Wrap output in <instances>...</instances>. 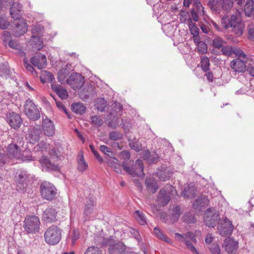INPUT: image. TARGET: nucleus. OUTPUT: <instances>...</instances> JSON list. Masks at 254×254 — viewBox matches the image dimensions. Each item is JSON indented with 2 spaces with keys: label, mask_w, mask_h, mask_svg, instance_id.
Masks as SVG:
<instances>
[{
  "label": "nucleus",
  "mask_w": 254,
  "mask_h": 254,
  "mask_svg": "<svg viewBox=\"0 0 254 254\" xmlns=\"http://www.w3.org/2000/svg\"><path fill=\"white\" fill-rule=\"evenodd\" d=\"M51 96L55 100L56 105L57 107L60 110H62L66 115L68 119H71V117L70 116L69 113L68 112L65 106L60 101H57L55 97H54L52 94H51Z\"/></svg>",
  "instance_id": "obj_52"
},
{
  "label": "nucleus",
  "mask_w": 254,
  "mask_h": 254,
  "mask_svg": "<svg viewBox=\"0 0 254 254\" xmlns=\"http://www.w3.org/2000/svg\"><path fill=\"white\" fill-rule=\"evenodd\" d=\"M234 53L235 55L239 57H242L246 59L247 60H248V58L247 57L246 54L239 48H236L234 47V49L233 48V51L232 53Z\"/></svg>",
  "instance_id": "obj_63"
},
{
  "label": "nucleus",
  "mask_w": 254,
  "mask_h": 254,
  "mask_svg": "<svg viewBox=\"0 0 254 254\" xmlns=\"http://www.w3.org/2000/svg\"><path fill=\"white\" fill-rule=\"evenodd\" d=\"M84 254H103L102 251L97 246L89 247L85 251Z\"/></svg>",
  "instance_id": "obj_50"
},
{
  "label": "nucleus",
  "mask_w": 254,
  "mask_h": 254,
  "mask_svg": "<svg viewBox=\"0 0 254 254\" xmlns=\"http://www.w3.org/2000/svg\"><path fill=\"white\" fill-rule=\"evenodd\" d=\"M51 88L61 99L64 100L67 98L68 96V92L65 88L62 87L61 85L52 84Z\"/></svg>",
  "instance_id": "obj_29"
},
{
  "label": "nucleus",
  "mask_w": 254,
  "mask_h": 254,
  "mask_svg": "<svg viewBox=\"0 0 254 254\" xmlns=\"http://www.w3.org/2000/svg\"><path fill=\"white\" fill-rule=\"evenodd\" d=\"M15 181L16 185V190L20 192H25L29 181L27 173L24 171L21 172L17 176H15Z\"/></svg>",
  "instance_id": "obj_12"
},
{
  "label": "nucleus",
  "mask_w": 254,
  "mask_h": 254,
  "mask_svg": "<svg viewBox=\"0 0 254 254\" xmlns=\"http://www.w3.org/2000/svg\"><path fill=\"white\" fill-rule=\"evenodd\" d=\"M121 125H122V128H123L126 132L129 131L132 126L130 119L127 117L124 116L122 118Z\"/></svg>",
  "instance_id": "obj_46"
},
{
  "label": "nucleus",
  "mask_w": 254,
  "mask_h": 254,
  "mask_svg": "<svg viewBox=\"0 0 254 254\" xmlns=\"http://www.w3.org/2000/svg\"><path fill=\"white\" fill-rule=\"evenodd\" d=\"M247 62V61L245 62L240 58H237L231 61L230 66L235 72L244 73L248 69L246 64Z\"/></svg>",
  "instance_id": "obj_22"
},
{
  "label": "nucleus",
  "mask_w": 254,
  "mask_h": 254,
  "mask_svg": "<svg viewBox=\"0 0 254 254\" xmlns=\"http://www.w3.org/2000/svg\"><path fill=\"white\" fill-rule=\"evenodd\" d=\"M80 237V233L78 229H74L72 231L71 236V241L72 245H74L76 241L79 239Z\"/></svg>",
  "instance_id": "obj_56"
},
{
  "label": "nucleus",
  "mask_w": 254,
  "mask_h": 254,
  "mask_svg": "<svg viewBox=\"0 0 254 254\" xmlns=\"http://www.w3.org/2000/svg\"><path fill=\"white\" fill-rule=\"evenodd\" d=\"M111 116L109 120L107 119V117L106 118L105 122L108 127L116 128L119 126V118L121 116L113 115Z\"/></svg>",
  "instance_id": "obj_36"
},
{
  "label": "nucleus",
  "mask_w": 254,
  "mask_h": 254,
  "mask_svg": "<svg viewBox=\"0 0 254 254\" xmlns=\"http://www.w3.org/2000/svg\"><path fill=\"white\" fill-rule=\"evenodd\" d=\"M133 215L135 218L136 221L141 225H145L147 224L146 217L144 214L139 210L135 211Z\"/></svg>",
  "instance_id": "obj_44"
},
{
  "label": "nucleus",
  "mask_w": 254,
  "mask_h": 254,
  "mask_svg": "<svg viewBox=\"0 0 254 254\" xmlns=\"http://www.w3.org/2000/svg\"><path fill=\"white\" fill-rule=\"evenodd\" d=\"M107 105V102L104 98H98L95 101V108L99 111H105Z\"/></svg>",
  "instance_id": "obj_38"
},
{
  "label": "nucleus",
  "mask_w": 254,
  "mask_h": 254,
  "mask_svg": "<svg viewBox=\"0 0 254 254\" xmlns=\"http://www.w3.org/2000/svg\"><path fill=\"white\" fill-rule=\"evenodd\" d=\"M226 43L222 38H216L213 40L212 46L217 49H220L223 46V44Z\"/></svg>",
  "instance_id": "obj_62"
},
{
  "label": "nucleus",
  "mask_w": 254,
  "mask_h": 254,
  "mask_svg": "<svg viewBox=\"0 0 254 254\" xmlns=\"http://www.w3.org/2000/svg\"><path fill=\"white\" fill-rule=\"evenodd\" d=\"M77 169L80 172H83L86 171L88 168L87 163L85 161L83 151H80L77 156Z\"/></svg>",
  "instance_id": "obj_30"
},
{
  "label": "nucleus",
  "mask_w": 254,
  "mask_h": 254,
  "mask_svg": "<svg viewBox=\"0 0 254 254\" xmlns=\"http://www.w3.org/2000/svg\"><path fill=\"white\" fill-rule=\"evenodd\" d=\"M30 63L34 65V66L38 67L39 69H43L40 66V64H42V63L40 62V55H36L31 58L30 60Z\"/></svg>",
  "instance_id": "obj_54"
},
{
  "label": "nucleus",
  "mask_w": 254,
  "mask_h": 254,
  "mask_svg": "<svg viewBox=\"0 0 254 254\" xmlns=\"http://www.w3.org/2000/svg\"><path fill=\"white\" fill-rule=\"evenodd\" d=\"M5 118L9 125L14 129H18L22 123L20 115L12 111L5 114Z\"/></svg>",
  "instance_id": "obj_15"
},
{
  "label": "nucleus",
  "mask_w": 254,
  "mask_h": 254,
  "mask_svg": "<svg viewBox=\"0 0 254 254\" xmlns=\"http://www.w3.org/2000/svg\"><path fill=\"white\" fill-rule=\"evenodd\" d=\"M23 65L26 70L29 71L32 74L33 73H35L36 74H37L36 71L35 70L33 66L29 63L26 59H23Z\"/></svg>",
  "instance_id": "obj_60"
},
{
  "label": "nucleus",
  "mask_w": 254,
  "mask_h": 254,
  "mask_svg": "<svg viewBox=\"0 0 254 254\" xmlns=\"http://www.w3.org/2000/svg\"><path fill=\"white\" fill-rule=\"evenodd\" d=\"M42 133V129L40 126L31 127L28 128V143L32 145L38 142L40 139V135Z\"/></svg>",
  "instance_id": "obj_17"
},
{
  "label": "nucleus",
  "mask_w": 254,
  "mask_h": 254,
  "mask_svg": "<svg viewBox=\"0 0 254 254\" xmlns=\"http://www.w3.org/2000/svg\"><path fill=\"white\" fill-rule=\"evenodd\" d=\"M174 172L168 167L161 166L156 171V176L161 181L169 180L173 175Z\"/></svg>",
  "instance_id": "obj_18"
},
{
  "label": "nucleus",
  "mask_w": 254,
  "mask_h": 254,
  "mask_svg": "<svg viewBox=\"0 0 254 254\" xmlns=\"http://www.w3.org/2000/svg\"><path fill=\"white\" fill-rule=\"evenodd\" d=\"M1 39L4 47L7 46V43L11 40V35L8 31L4 30L1 33Z\"/></svg>",
  "instance_id": "obj_51"
},
{
  "label": "nucleus",
  "mask_w": 254,
  "mask_h": 254,
  "mask_svg": "<svg viewBox=\"0 0 254 254\" xmlns=\"http://www.w3.org/2000/svg\"><path fill=\"white\" fill-rule=\"evenodd\" d=\"M40 192L43 199L51 201L56 197L57 189L53 184L43 181L40 186Z\"/></svg>",
  "instance_id": "obj_5"
},
{
  "label": "nucleus",
  "mask_w": 254,
  "mask_h": 254,
  "mask_svg": "<svg viewBox=\"0 0 254 254\" xmlns=\"http://www.w3.org/2000/svg\"><path fill=\"white\" fill-rule=\"evenodd\" d=\"M128 141L129 142V146L131 149L137 152L142 150V144L139 141L138 139L136 138H134L133 139L128 138Z\"/></svg>",
  "instance_id": "obj_37"
},
{
  "label": "nucleus",
  "mask_w": 254,
  "mask_h": 254,
  "mask_svg": "<svg viewBox=\"0 0 254 254\" xmlns=\"http://www.w3.org/2000/svg\"><path fill=\"white\" fill-rule=\"evenodd\" d=\"M100 239L99 243L101 247L109 246L110 254H127V247L125 244L121 241L116 242L113 236H110L107 239L100 237Z\"/></svg>",
  "instance_id": "obj_1"
},
{
  "label": "nucleus",
  "mask_w": 254,
  "mask_h": 254,
  "mask_svg": "<svg viewBox=\"0 0 254 254\" xmlns=\"http://www.w3.org/2000/svg\"><path fill=\"white\" fill-rule=\"evenodd\" d=\"M96 199L94 196H89L84 202L83 217L85 220L90 218L94 213L96 206Z\"/></svg>",
  "instance_id": "obj_14"
},
{
  "label": "nucleus",
  "mask_w": 254,
  "mask_h": 254,
  "mask_svg": "<svg viewBox=\"0 0 254 254\" xmlns=\"http://www.w3.org/2000/svg\"><path fill=\"white\" fill-rule=\"evenodd\" d=\"M123 110V106L120 103L117 102L112 104L109 113L107 115V119H110L109 117L113 115L122 116Z\"/></svg>",
  "instance_id": "obj_27"
},
{
  "label": "nucleus",
  "mask_w": 254,
  "mask_h": 254,
  "mask_svg": "<svg viewBox=\"0 0 254 254\" xmlns=\"http://www.w3.org/2000/svg\"><path fill=\"white\" fill-rule=\"evenodd\" d=\"M173 212L170 216L171 221L173 223L176 222L179 219L182 213L181 207L179 205L175 206L173 210Z\"/></svg>",
  "instance_id": "obj_40"
},
{
  "label": "nucleus",
  "mask_w": 254,
  "mask_h": 254,
  "mask_svg": "<svg viewBox=\"0 0 254 254\" xmlns=\"http://www.w3.org/2000/svg\"><path fill=\"white\" fill-rule=\"evenodd\" d=\"M49 156V158L57 162L61 159L62 156L61 152L58 148L56 147H54L50 150Z\"/></svg>",
  "instance_id": "obj_43"
},
{
  "label": "nucleus",
  "mask_w": 254,
  "mask_h": 254,
  "mask_svg": "<svg viewBox=\"0 0 254 254\" xmlns=\"http://www.w3.org/2000/svg\"><path fill=\"white\" fill-rule=\"evenodd\" d=\"M182 219L183 221L187 224H194L196 221V217L194 214L191 212H186L183 215Z\"/></svg>",
  "instance_id": "obj_41"
},
{
  "label": "nucleus",
  "mask_w": 254,
  "mask_h": 254,
  "mask_svg": "<svg viewBox=\"0 0 254 254\" xmlns=\"http://www.w3.org/2000/svg\"><path fill=\"white\" fill-rule=\"evenodd\" d=\"M95 93V86L91 84H88L82 89V90L79 93V95L82 100L86 101L94 97Z\"/></svg>",
  "instance_id": "obj_21"
},
{
  "label": "nucleus",
  "mask_w": 254,
  "mask_h": 254,
  "mask_svg": "<svg viewBox=\"0 0 254 254\" xmlns=\"http://www.w3.org/2000/svg\"><path fill=\"white\" fill-rule=\"evenodd\" d=\"M144 184L146 190L152 193H155L158 189V183L154 177L147 176Z\"/></svg>",
  "instance_id": "obj_25"
},
{
  "label": "nucleus",
  "mask_w": 254,
  "mask_h": 254,
  "mask_svg": "<svg viewBox=\"0 0 254 254\" xmlns=\"http://www.w3.org/2000/svg\"><path fill=\"white\" fill-rule=\"evenodd\" d=\"M123 169L133 177H138L144 178L145 174L143 173L144 165L140 159H137L135 163L132 160L128 161H124L122 163Z\"/></svg>",
  "instance_id": "obj_2"
},
{
  "label": "nucleus",
  "mask_w": 254,
  "mask_h": 254,
  "mask_svg": "<svg viewBox=\"0 0 254 254\" xmlns=\"http://www.w3.org/2000/svg\"><path fill=\"white\" fill-rule=\"evenodd\" d=\"M42 73L43 75V76H44L46 78V81H48L49 82L52 83V84H55L56 83L55 81V78L51 72L47 70H43Z\"/></svg>",
  "instance_id": "obj_53"
},
{
  "label": "nucleus",
  "mask_w": 254,
  "mask_h": 254,
  "mask_svg": "<svg viewBox=\"0 0 254 254\" xmlns=\"http://www.w3.org/2000/svg\"><path fill=\"white\" fill-rule=\"evenodd\" d=\"M40 162L43 167V169L45 171L49 173L58 172L62 173L61 169L62 166L58 162L50 159V158H49V157L42 156L40 158Z\"/></svg>",
  "instance_id": "obj_7"
},
{
  "label": "nucleus",
  "mask_w": 254,
  "mask_h": 254,
  "mask_svg": "<svg viewBox=\"0 0 254 254\" xmlns=\"http://www.w3.org/2000/svg\"><path fill=\"white\" fill-rule=\"evenodd\" d=\"M22 5L19 3H13L10 7L9 13L14 20H16L21 18L20 12L22 11Z\"/></svg>",
  "instance_id": "obj_26"
},
{
  "label": "nucleus",
  "mask_w": 254,
  "mask_h": 254,
  "mask_svg": "<svg viewBox=\"0 0 254 254\" xmlns=\"http://www.w3.org/2000/svg\"><path fill=\"white\" fill-rule=\"evenodd\" d=\"M232 28V31L236 35V37H240L244 33L245 29L244 24L241 22L233 23Z\"/></svg>",
  "instance_id": "obj_32"
},
{
  "label": "nucleus",
  "mask_w": 254,
  "mask_h": 254,
  "mask_svg": "<svg viewBox=\"0 0 254 254\" xmlns=\"http://www.w3.org/2000/svg\"><path fill=\"white\" fill-rule=\"evenodd\" d=\"M58 212L52 206L48 207L44 211L42 216V220L46 223L56 222L58 220Z\"/></svg>",
  "instance_id": "obj_16"
},
{
  "label": "nucleus",
  "mask_w": 254,
  "mask_h": 254,
  "mask_svg": "<svg viewBox=\"0 0 254 254\" xmlns=\"http://www.w3.org/2000/svg\"><path fill=\"white\" fill-rule=\"evenodd\" d=\"M24 106L25 115L29 120L35 121L40 119V112L32 100L30 99H27Z\"/></svg>",
  "instance_id": "obj_8"
},
{
  "label": "nucleus",
  "mask_w": 254,
  "mask_h": 254,
  "mask_svg": "<svg viewBox=\"0 0 254 254\" xmlns=\"http://www.w3.org/2000/svg\"><path fill=\"white\" fill-rule=\"evenodd\" d=\"M10 25L9 22L7 21V18L4 14L0 15V29L1 30L7 29Z\"/></svg>",
  "instance_id": "obj_49"
},
{
  "label": "nucleus",
  "mask_w": 254,
  "mask_h": 254,
  "mask_svg": "<svg viewBox=\"0 0 254 254\" xmlns=\"http://www.w3.org/2000/svg\"><path fill=\"white\" fill-rule=\"evenodd\" d=\"M120 159H123L124 161H127L130 158V153L128 150H123L119 153Z\"/></svg>",
  "instance_id": "obj_64"
},
{
  "label": "nucleus",
  "mask_w": 254,
  "mask_h": 254,
  "mask_svg": "<svg viewBox=\"0 0 254 254\" xmlns=\"http://www.w3.org/2000/svg\"><path fill=\"white\" fill-rule=\"evenodd\" d=\"M223 247L229 254H236L239 247V243L235 241L233 237H228L224 241Z\"/></svg>",
  "instance_id": "obj_20"
},
{
  "label": "nucleus",
  "mask_w": 254,
  "mask_h": 254,
  "mask_svg": "<svg viewBox=\"0 0 254 254\" xmlns=\"http://www.w3.org/2000/svg\"><path fill=\"white\" fill-rule=\"evenodd\" d=\"M86 107L83 103H73L71 105V111L76 114L83 115L86 112Z\"/></svg>",
  "instance_id": "obj_33"
},
{
  "label": "nucleus",
  "mask_w": 254,
  "mask_h": 254,
  "mask_svg": "<svg viewBox=\"0 0 254 254\" xmlns=\"http://www.w3.org/2000/svg\"><path fill=\"white\" fill-rule=\"evenodd\" d=\"M188 21H189L188 26L191 35L193 36H196L199 34V29L197 27V25L195 23H193L192 19L189 18Z\"/></svg>",
  "instance_id": "obj_45"
},
{
  "label": "nucleus",
  "mask_w": 254,
  "mask_h": 254,
  "mask_svg": "<svg viewBox=\"0 0 254 254\" xmlns=\"http://www.w3.org/2000/svg\"><path fill=\"white\" fill-rule=\"evenodd\" d=\"M220 215L218 211L214 207L207 208L204 214V222L209 228H214L220 220Z\"/></svg>",
  "instance_id": "obj_6"
},
{
  "label": "nucleus",
  "mask_w": 254,
  "mask_h": 254,
  "mask_svg": "<svg viewBox=\"0 0 254 254\" xmlns=\"http://www.w3.org/2000/svg\"><path fill=\"white\" fill-rule=\"evenodd\" d=\"M7 46L16 50H20L21 49V46L15 40H9L7 43Z\"/></svg>",
  "instance_id": "obj_59"
},
{
  "label": "nucleus",
  "mask_w": 254,
  "mask_h": 254,
  "mask_svg": "<svg viewBox=\"0 0 254 254\" xmlns=\"http://www.w3.org/2000/svg\"><path fill=\"white\" fill-rule=\"evenodd\" d=\"M212 254H220L221 250L219 245L216 243H213L209 248Z\"/></svg>",
  "instance_id": "obj_57"
},
{
  "label": "nucleus",
  "mask_w": 254,
  "mask_h": 254,
  "mask_svg": "<svg viewBox=\"0 0 254 254\" xmlns=\"http://www.w3.org/2000/svg\"><path fill=\"white\" fill-rule=\"evenodd\" d=\"M10 70L8 62H2L0 63V76L7 77L10 75Z\"/></svg>",
  "instance_id": "obj_39"
},
{
  "label": "nucleus",
  "mask_w": 254,
  "mask_h": 254,
  "mask_svg": "<svg viewBox=\"0 0 254 254\" xmlns=\"http://www.w3.org/2000/svg\"><path fill=\"white\" fill-rule=\"evenodd\" d=\"M42 127L44 133L46 136H52L55 134V128L54 124L51 119L48 118L43 119Z\"/></svg>",
  "instance_id": "obj_23"
},
{
  "label": "nucleus",
  "mask_w": 254,
  "mask_h": 254,
  "mask_svg": "<svg viewBox=\"0 0 254 254\" xmlns=\"http://www.w3.org/2000/svg\"><path fill=\"white\" fill-rule=\"evenodd\" d=\"M209 200L207 196L201 194L194 200L192 204V207L194 209L197 210L199 212H203L209 205Z\"/></svg>",
  "instance_id": "obj_19"
},
{
  "label": "nucleus",
  "mask_w": 254,
  "mask_h": 254,
  "mask_svg": "<svg viewBox=\"0 0 254 254\" xmlns=\"http://www.w3.org/2000/svg\"><path fill=\"white\" fill-rule=\"evenodd\" d=\"M92 124L101 127L103 125V121L99 116H94L90 118Z\"/></svg>",
  "instance_id": "obj_61"
},
{
  "label": "nucleus",
  "mask_w": 254,
  "mask_h": 254,
  "mask_svg": "<svg viewBox=\"0 0 254 254\" xmlns=\"http://www.w3.org/2000/svg\"><path fill=\"white\" fill-rule=\"evenodd\" d=\"M41 222L39 218L35 215H27L23 221V228L27 234H35L40 230Z\"/></svg>",
  "instance_id": "obj_4"
},
{
  "label": "nucleus",
  "mask_w": 254,
  "mask_h": 254,
  "mask_svg": "<svg viewBox=\"0 0 254 254\" xmlns=\"http://www.w3.org/2000/svg\"><path fill=\"white\" fill-rule=\"evenodd\" d=\"M7 155H8L9 159L20 158L21 153L20 147L15 143L9 144L6 149Z\"/></svg>",
  "instance_id": "obj_24"
},
{
  "label": "nucleus",
  "mask_w": 254,
  "mask_h": 254,
  "mask_svg": "<svg viewBox=\"0 0 254 254\" xmlns=\"http://www.w3.org/2000/svg\"><path fill=\"white\" fill-rule=\"evenodd\" d=\"M196 190L194 188V186L192 185L189 184L187 188H185L183 191L184 196L186 197L194 198L196 196Z\"/></svg>",
  "instance_id": "obj_35"
},
{
  "label": "nucleus",
  "mask_w": 254,
  "mask_h": 254,
  "mask_svg": "<svg viewBox=\"0 0 254 254\" xmlns=\"http://www.w3.org/2000/svg\"><path fill=\"white\" fill-rule=\"evenodd\" d=\"M74 90L80 88L85 82V77L77 72H73L65 81Z\"/></svg>",
  "instance_id": "obj_10"
},
{
  "label": "nucleus",
  "mask_w": 254,
  "mask_h": 254,
  "mask_svg": "<svg viewBox=\"0 0 254 254\" xmlns=\"http://www.w3.org/2000/svg\"><path fill=\"white\" fill-rule=\"evenodd\" d=\"M177 193V191L175 187L171 185V188L170 192H167L166 190L161 189L158 194L157 201L158 204L161 207L167 205L170 201V193L173 194V192Z\"/></svg>",
  "instance_id": "obj_13"
},
{
  "label": "nucleus",
  "mask_w": 254,
  "mask_h": 254,
  "mask_svg": "<svg viewBox=\"0 0 254 254\" xmlns=\"http://www.w3.org/2000/svg\"><path fill=\"white\" fill-rule=\"evenodd\" d=\"M244 13L246 16L249 17L254 16V0H247L244 5Z\"/></svg>",
  "instance_id": "obj_31"
},
{
  "label": "nucleus",
  "mask_w": 254,
  "mask_h": 254,
  "mask_svg": "<svg viewBox=\"0 0 254 254\" xmlns=\"http://www.w3.org/2000/svg\"><path fill=\"white\" fill-rule=\"evenodd\" d=\"M154 233L156 237L159 239L168 243H171V240L164 235L159 227H156L154 228Z\"/></svg>",
  "instance_id": "obj_42"
},
{
  "label": "nucleus",
  "mask_w": 254,
  "mask_h": 254,
  "mask_svg": "<svg viewBox=\"0 0 254 254\" xmlns=\"http://www.w3.org/2000/svg\"><path fill=\"white\" fill-rule=\"evenodd\" d=\"M62 231L57 225H52L49 227L44 234L45 242L49 245H57L61 240Z\"/></svg>",
  "instance_id": "obj_3"
},
{
  "label": "nucleus",
  "mask_w": 254,
  "mask_h": 254,
  "mask_svg": "<svg viewBox=\"0 0 254 254\" xmlns=\"http://www.w3.org/2000/svg\"><path fill=\"white\" fill-rule=\"evenodd\" d=\"M200 64V67L204 72L209 70L210 61L207 56H205L201 58Z\"/></svg>",
  "instance_id": "obj_47"
},
{
  "label": "nucleus",
  "mask_w": 254,
  "mask_h": 254,
  "mask_svg": "<svg viewBox=\"0 0 254 254\" xmlns=\"http://www.w3.org/2000/svg\"><path fill=\"white\" fill-rule=\"evenodd\" d=\"M197 51L201 54L207 53V45L204 42H201L197 45Z\"/></svg>",
  "instance_id": "obj_58"
},
{
  "label": "nucleus",
  "mask_w": 254,
  "mask_h": 254,
  "mask_svg": "<svg viewBox=\"0 0 254 254\" xmlns=\"http://www.w3.org/2000/svg\"><path fill=\"white\" fill-rule=\"evenodd\" d=\"M236 19V16L233 15L231 19H229L228 15L225 14L221 19V24L225 29H227L228 27H231L233 26V23H235Z\"/></svg>",
  "instance_id": "obj_34"
},
{
  "label": "nucleus",
  "mask_w": 254,
  "mask_h": 254,
  "mask_svg": "<svg viewBox=\"0 0 254 254\" xmlns=\"http://www.w3.org/2000/svg\"><path fill=\"white\" fill-rule=\"evenodd\" d=\"M20 158L22 159L23 160L25 161H32L33 160L32 156V151L31 150V148L30 147L28 146V147L23 151L21 153V156Z\"/></svg>",
  "instance_id": "obj_48"
},
{
  "label": "nucleus",
  "mask_w": 254,
  "mask_h": 254,
  "mask_svg": "<svg viewBox=\"0 0 254 254\" xmlns=\"http://www.w3.org/2000/svg\"><path fill=\"white\" fill-rule=\"evenodd\" d=\"M217 230L222 237H229L233 231L234 225L227 217H223L221 225L217 227Z\"/></svg>",
  "instance_id": "obj_11"
},
{
  "label": "nucleus",
  "mask_w": 254,
  "mask_h": 254,
  "mask_svg": "<svg viewBox=\"0 0 254 254\" xmlns=\"http://www.w3.org/2000/svg\"><path fill=\"white\" fill-rule=\"evenodd\" d=\"M71 65L67 63L64 67H62L58 73V81L61 84H64L65 79L70 73V66Z\"/></svg>",
  "instance_id": "obj_28"
},
{
  "label": "nucleus",
  "mask_w": 254,
  "mask_h": 254,
  "mask_svg": "<svg viewBox=\"0 0 254 254\" xmlns=\"http://www.w3.org/2000/svg\"><path fill=\"white\" fill-rule=\"evenodd\" d=\"M9 162V157L8 155L5 153L0 152V167H2L6 165Z\"/></svg>",
  "instance_id": "obj_55"
},
{
  "label": "nucleus",
  "mask_w": 254,
  "mask_h": 254,
  "mask_svg": "<svg viewBox=\"0 0 254 254\" xmlns=\"http://www.w3.org/2000/svg\"><path fill=\"white\" fill-rule=\"evenodd\" d=\"M17 20L11 25L12 35L15 37H19L24 35L28 30V25L24 18H20Z\"/></svg>",
  "instance_id": "obj_9"
}]
</instances>
